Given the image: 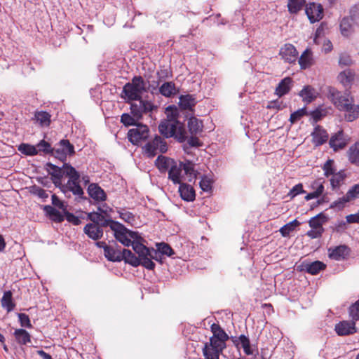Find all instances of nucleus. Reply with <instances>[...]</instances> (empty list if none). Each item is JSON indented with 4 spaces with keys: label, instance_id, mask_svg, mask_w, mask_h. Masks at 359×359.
Masks as SVG:
<instances>
[{
    "label": "nucleus",
    "instance_id": "obj_1",
    "mask_svg": "<svg viewBox=\"0 0 359 359\" xmlns=\"http://www.w3.org/2000/svg\"><path fill=\"white\" fill-rule=\"evenodd\" d=\"M172 107L166 108L167 118L163 120L158 126L160 133L165 138L174 137L180 142H184L187 139V133L184 126L177 120V112L172 111Z\"/></svg>",
    "mask_w": 359,
    "mask_h": 359
},
{
    "label": "nucleus",
    "instance_id": "obj_2",
    "mask_svg": "<svg viewBox=\"0 0 359 359\" xmlns=\"http://www.w3.org/2000/svg\"><path fill=\"white\" fill-rule=\"evenodd\" d=\"M87 217L92 222L84 226L83 232L89 238L98 241L103 236V228L110 226L111 219L95 211L89 212Z\"/></svg>",
    "mask_w": 359,
    "mask_h": 359
},
{
    "label": "nucleus",
    "instance_id": "obj_3",
    "mask_svg": "<svg viewBox=\"0 0 359 359\" xmlns=\"http://www.w3.org/2000/svg\"><path fill=\"white\" fill-rule=\"evenodd\" d=\"M147 91L146 83L141 76H135L131 82L125 84L123 93L128 101L140 100L144 93Z\"/></svg>",
    "mask_w": 359,
    "mask_h": 359
},
{
    "label": "nucleus",
    "instance_id": "obj_4",
    "mask_svg": "<svg viewBox=\"0 0 359 359\" xmlns=\"http://www.w3.org/2000/svg\"><path fill=\"white\" fill-rule=\"evenodd\" d=\"M109 228L114 232L115 238L125 246H130L132 239L140 238L137 232L128 230L121 223L113 219H111Z\"/></svg>",
    "mask_w": 359,
    "mask_h": 359
},
{
    "label": "nucleus",
    "instance_id": "obj_5",
    "mask_svg": "<svg viewBox=\"0 0 359 359\" xmlns=\"http://www.w3.org/2000/svg\"><path fill=\"white\" fill-rule=\"evenodd\" d=\"M66 176L69 177V180L66 184H62L60 187L61 191L65 194L67 191H70L74 195L81 196L83 194V191L79 184L80 175L79 172L73 166H67Z\"/></svg>",
    "mask_w": 359,
    "mask_h": 359
},
{
    "label": "nucleus",
    "instance_id": "obj_6",
    "mask_svg": "<svg viewBox=\"0 0 359 359\" xmlns=\"http://www.w3.org/2000/svg\"><path fill=\"white\" fill-rule=\"evenodd\" d=\"M142 149L144 155L149 158H153L159 153H165L168 150V145L163 138L156 135L142 147Z\"/></svg>",
    "mask_w": 359,
    "mask_h": 359
},
{
    "label": "nucleus",
    "instance_id": "obj_7",
    "mask_svg": "<svg viewBox=\"0 0 359 359\" xmlns=\"http://www.w3.org/2000/svg\"><path fill=\"white\" fill-rule=\"evenodd\" d=\"M138 101V103H133L130 104V112L137 118H141L144 114L152 112L154 110L157 109L156 106L151 101L142 100H135Z\"/></svg>",
    "mask_w": 359,
    "mask_h": 359
},
{
    "label": "nucleus",
    "instance_id": "obj_8",
    "mask_svg": "<svg viewBox=\"0 0 359 359\" xmlns=\"http://www.w3.org/2000/svg\"><path fill=\"white\" fill-rule=\"evenodd\" d=\"M149 135V129L147 125L137 124L136 128L130 129L128 132L129 141L134 145H138L146 140Z\"/></svg>",
    "mask_w": 359,
    "mask_h": 359
},
{
    "label": "nucleus",
    "instance_id": "obj_9",
    "mask_svg": "<svg viewBox=\"0 0 359 359\" xmlns=\"http://www.w3.org/2000/svg\"><path fill=\"white\" fill-rule=\"evenodd\" d=\"M329 96L334 106L340 111L346 107L350 102H353L348 93L346 92L344 94H342L334 88L329 89Z\"/></svg>",
    "mask_w": 359,
    "mask_h": 359
},
{
    "label": "nucleus",
    "instance_id": "obj_10",
    "mask_svg": "<svg viewBox=\"0 0 359 359\" xmlns=\"http://www.w3.org/2000/svg\"><path fill=\"white\" fill-rule=\"evenodd\" d=\"M67 166H72L69 163H64L62 167H58L51 163H47V171L51 177V180L57 187L62 186V179L64 175L66 176Z\"/></svg>",
    "mask_w": 359,
    "mask_h": 359
},
{
    "label": "nucleus",
    "instance_id": "obj_11",
    "mask_svg": "<svg viewBox=\"0 0 359 359\" xmlns=\"http://www.w3.org/2000/svg\"><path fill=\"white\" fill-rule=\"evenodd\" d=\"M212 340L204 343L202 352L205 359H219L220 354L226 348V345L217 344Z\"/></svg>",
    "mask_w": 359,
    "mask_h": 359
},
{
    "label": "nucleus",
    "instance_id": "obj_12",
    "mask_svg": "<svg viewBox=\"0 0 359 359\" xmlns=\"http://www.w3.org/2000/svg\"><path fill=\"white\" fill-rule=\"evenodd\" d=\"M305 13L311 23L318 22L323 18L322 5L315 2H310L306 5Z\"/></svg>",
    "mask_w": 359,
    "mask_h": 359
},
{
    "label": "nucleus",
    "instance_id": "obj_13",
    "mask_svg": "<svg viewBox=\"0 0 359 359\" xmlns=\"http://www.w3.org/2000/svg\"><path fill=\"white\" fill-rule=\"evenodd\" d=\"M55 156L61 160H65L67 156L75 154L74 147L68 140H62L58 143V147L55 149Z\"/></svg>",
    "mask_w": 359,
    "mask_h": 359
},
{
    "label": "nucleus",
    "instance_id": "obj_14",
    "mask_svg": "<svg viewBox=\"0 0 359 359\" xmlns=\"http://www.w3.org/2000/svg\"><path fill=\"white\" fill-rule=\"evenodd\" d=\"M334 331L339 336L351 335L357 332L355 323L351 320H342L334 326Z\"/></svg>",
    "mask_w": 359,
    "mask_h": 359
},
{
    "label": "nucleus",
    "instance_id": "obj_15",
    "mask_svg": "<svg viewBox=\"0 0 359 359\" xmlns=\"http://www.w3.org/2000/svg\"><path fill=\"white\" fill-rule=\"evenodd\" d=\"M279 55L285 62L294 63L297 60L298 52L292 44L285 43L280 48Z\"/></svg>",
    "mask_w": 359,
    "mask_h": 359
},
{
    "label": "nucleus",
    "instance_id": "obj_16",
    "mask_svg": "<svg viewBox=\"0 0 359 359\" xmlns=\"http://www.w3.org/2000/svg\"><path fill=\"white\" fill-rule=\"evenodd\" d=\"M350 254V249L345 245H339L328 249V257L330 259L341 261L346 259Z\"/></svg>",
    "mask_w": 359,
    "mask_h": 359
},
{
    "label": "nucleus",
    "instance_id": "obj_17",
    "mask_svg": "<svg viewBox=\"0 0 359 359\" xmlns=\"http://www.w3.org/2000/svg\"><path fill=\"white\" fill-rule=\"evenodd\" d=\"M357 23L353 16H346L340 22V31L344 36H351L355 31Z\"/></svg>",
    "mask_w": 359,
    "mask_h": 359
},
{
    "label": "nucleus",
    "instance_id": "obj_18",
    "mask_svg": "<svg viewBox=\"0 0 359 359\" xmlns=\"http://www.w3.org/2000/svg\"><path fill=\"white\" fill-rule=\"evenodd\" d=\"M211 332L213 335L210 338V340L215 341L217 344L226 345V341L229 339L228 334L220 327L219 324L213 323L210 326Z\"/></svg>",
    "mask_w": 359,
    "mask_h": 359
},
{
    "label": "nucleus",
    "instance_id": "obj_19",
    "mask_svg": "<svg viewBox=\"0 0 359 359\" xmlns=\"http://www.w3.org/2000/svg\"><path fill=\"white\" fill-rule=\"evenodd\" d=\"M121 247L118 246L115 242L109 245V248L105 249L104 252V257L111 262H121L123 260V255Z\"/></svg>",
    "mask_w": 359,
    "mask_h": 359
},
{
    "label": "nucleus",
    "instance_id": "obj_20",
    "mask_svg": "<svg viewBox=\"0 0 359 359\" xmlns=\"http://www.w3.org/2000/svg\"><path fill=\"white\" fill-rule=\"evenodd\" d=\"M231 341L237 348L241 345L243 349L244 353L247 355H252L253 351L250 346V341L248 337L245 334H241L238 337H231Z\"/></svg>",
    "mask_w": 359,
    "mask_h": 359
},
{
    "label": "nucleus",
    "instance_id": "obj_21",
    "mask_svg": "<svg viewBox=\"0 0 359 359\" xmlns=\"http://www.w3.org/2000/svg\"><path fill=\"white\" fill-rule=\"evenodd\" d=\"M312 141L315 146L323 144L328 140V134L327 131L320 126L315 127L311 133Z\"/></svg>",
    "mask_w": 359,
    "mask_h": 359
},
{
    "label": "nucleus",
    "instance_id": "obj_22",
    "mask_svg": "<svg viewBox=\"0 0 359 359\" xmlns=\"http://www.w3.org/2000/svg\"><path fill=\"white\" fill-rule=\"evenodd\" d=\"M175 162V161L171 158L159 155L155 161V165L161 173H165Z\"/></svg>",
    "mask_w": 359,
    "mask_h": 359
},
{
    "label": "nucleus",
    "instance_id": "obj_23",
    "mask_svg": "<svg viewBox=\"0 0 359 359\" xmlns=\"http://www.w3.org/2000/svg\"><path fill=\"white\" fill-rule=\"evenodd\" d=\"M88 193L96 201H104L107 198V195L104 190L95 183H92L88 186Z\"/></svg>",
    "mask_w": 359,
    "mask_h": 359
},
{
    "label": "nucleus",
    "instance_id": "obj_24",
    "mask_svg": "<svg viewBox=\"0 0 359 359\" xmlns=\"http://www.w3.org/2000/svg\"><path fill=\"white\" fill-rule=\"evenodd\" d=\"M330 146L334 151L343 149L346 145L347 142L344 137V133L342 130L338 131L330 137L329 142Z\"/></svg>",
    "mask_w": 359,
    "mask_h": 359
},
{
    "label": "nucleus",
    "instance_id": "obj_25",
    "mask_svg": "<svg viewBox=\"0 0 359 359\" xmlns=\"http://www.w3.org/2000/svg\"><path fill=\"white\" fill-rule=\"evenodd\" d=\"M355 72L353 70L351 69H346L341 72H340L338 75L339 81L344 86V87H351L353 82L355 79Z\"/></svg>",
    "mask_w": 359,
    "mask_h": 359
},
{
    "label": "nucleus",
    "instance_id": "obj_26",
    "mask_svg": "<svg viewBox=\"0 0 359 359\" xmlns=\"http://www.w3.org/2000/svg\"><path fill=\"white\" fill-rule=\"evenodd\" d=\"M179 184V192L182 198L185 201H193L196 196L194 188L186 183H180Z\"/></svg>",
    "mask_w": 359,
    "mask_h": 359
},
{
    "label": "nucleus",
    "instance_id": "obj_27",
    "mask_svg": "<svg viewBox=\"0 0 359 359\" xmlns=\"http://www.w3.org/2000/svg\"><path fill=\"white\" fill-rule=\"evenodd\" d=\"M346 175L344 170H339L331 176L330 179L332 190L337 191L344 184Z\"/></svg>",
    "mask_w": 359,
    "mask_h": 359
},
{
    "label": "nucleus",
    "instance_id": "obj_28",
    "mask_svg": "<svg viewBox=\"0 0 359 359\" xmlns=\"http://www.w3.org/2000/svg\"><path fill=\"white\" fill-rule=\"evenodd\" d=\"M303 270L311 275L318 274L320 271L325 269L326 265L320 261L305 262L302 265Z\"/></svg>",
    "mask_w": 359,
    "mask_h": 359
},
{
    "label": "nucleus",
    "instance_id": "obj_29",
    "mask_svg": "<svg viewBox=\"0 0 359 359\" xmlns=\"http://www.w3.org/2000/svg\"><path fill=\"white\" fill-rule=\"evenodd\" d=\"M317 92L311 86H306L299 93V95L302 98L303 102L306 104L312 102L317 97Z\"/></svg>",
    "mask_w": 359,
    "mask_h": 359
},
{
    "label": "nucleus",
    "instance_id": "obj_30",
    "mask_svg": "<svg viewBox=\"0 0 359 359\" xmlns=\"http://www.w3.org/2000/svg\"><path fill=\"white\" fill-rule=\"evenodd\" d=\"M292 82V80L290 77H285L282 79L276 88V95L280 97L287 94L291 89Z\"/></svg>",
    "mask_w": 359,
    "mask_h": 359
},
{
    "label": "nucleus",
    "instance_id": "obj_31",
    "mask_svg": "<svg viewBox=\"0 0 359 359\" xmlns=\"http://www.w3.org/2000/svg\"><path fill=\"white\" fill-rule=\"evenodd\" d=\"M328 221V216L323 212H320L311 217L309 221V224L311 229H324L323 225Z\"/></svg>",
    "mask_w": 359,
    "mask_h": 359
},
{
    "label": "nucleus",
    "instance_id": "obj_32",
    "mask_svg": "<svg viewBox=\"0 0 359 359\" xmlns=\"http://www.w3.org/2000/svg\"><path fill=\"white\" fill-rule=\"evenodd\" d=\"M187 126L189 131L192 135H198L203 131V122L194 116L189 118Z\"/></svg>",
    "mask_w": 359,
    "mask_h": 359
},
{
    "label": "nucleus",
    "instance_id": "obj_33",
    "mask_svg": "<svg viewBox=\"0 0 359 359\" xmlns=\"http://www.w3.org/2000/svg\"><path fill=\"white\" fill-rule=\"evenodd\" d=\"M13 335L19 345H26L31 342V335L27 330L22 328L15 330Z\"/></svg>",
    "mask_w": 359,
    "mask_h": 359
},
{
    "label": "nucleus",
    "instance_id": "obj_34",
    "mask_svg": "<svg viewBox=\"0 0 359 359\" xmlns=\"http://www.w3.org/2000/svg\"><path fill=\"white\" fill-rule=\"evenodd\" d=\"M159 93L165 97H171L177 93L176 86L174 82H164L159 87Z\"/></svg>",
    "mask_w": 359,
    "mask_h": 359
},
{
    "label": "nucleus",
    "instance_id": "obj_35",
    "mask_svg": "<svg viewBox=\"0 0 359 359\" xmlns=\"http://www.w3.org/2000/svg\"><path fill=\"white\" fill-rule=\"evenodd\" d=\"M12 295L11 291H5L1 299V306L5 309L8 313L13 311L15 307V304L13 301Z\"/></svg>",
    "mask_w": 359,
    "mask_h": 359
},
{
    "label": "nucleus",
    "instance_id": "obj_36",
    "mask_svg": "<svg viewBox=\"0 0 359 359\" xmlns=\"http://www.w3.org/2000/svg\"><path fill=\"white\" fill-rule=\"evenodd\" d=\"M342 111H345V118L348 121H353L359 116V105L350 102Z\"/></svg>",
    "mask_w": 359,
    "mask_h": 359
},
{
    "label": "nucleus",
    "instance_id": "obj_37",
    "mask_svg": "<svg viewBox=\"0 0 359 359\" xmlns=\"http://www.w3.org/2000/svg\"><path fill=\"white\" fill-rule=\"evenodd\" d=\"M121 255H123V260H124L126 263L129 264L134 267H137L140 265V258L133 253L131 250L123 249Z\"/></svg>",
    "mask_w": 359,
    "mask_h": 359
},
{
    "label": "nucleus",
    "instance_id": "obj_38",
    "mask_svg": "<svg viewBox=\"0 0 359 359\" xmlns=\"http://www.w3.org/2000/svg\"><path fill=\"white\" fill-rule=\"evenodd\" d=\"M181 166L176 161L168 170V178L175 184L181 183Z\"/></svg>",
    "mask_w": 359,
    "mask_h": 359
},
{
    "label": "nucleus",
    "instance_id": "obj_39",
    "mask_svg": "<svg viewBox=\"0 0 359 359\" xmlns=\"http://www.w3.org/2000/svg\"><path fill=\"white\" fill-rule=\"evenodd\" d=\"M44 210L48 215L50 219L55 222H62L65 219L64 215L50 205L44 206Z\"/></svg>",
    "mask_w": 359,
    "mask_h": 359
},
{
    "label": "nucleus",
    "instance_id": "obj_40",
    "mask_svg": "<svg viewBox=\"0 0 359 359\" xmlns=\"http://www.w3.org/2000/svg\"><path fill=\"white\" fill-rule=\"evenodd\" d=\"M139 239L133 240L132 244L133 250L138 255V257L149 255V248L141 243Z\"/></svg>",
    "mask_w": 359,
    "mask_h": 359
},
{
    "label": "nucleus",
    "instance_id": "obj_41",
    "mask_svg": "<svg viewBox=\"0 0 359 359\" xmlns=\"http://www.w3.org/2000/svg\"><path fill=\"white\" fill-rule=\"evenodd\" d=\"M35 119L41 126H48L50 123V114L45 111H36L34 115Z\"/></svg>",
    "mask_w": 359,
    "mask_h": 359
},
{
    "label": "nucleus",
    "instance_id": "obj_42",
    "mask_svg": "<svg viewBox=\"0 0 359 359\" xmlns=\"http://www.w3.org/2000/svg\"><path fill=\"white\" fill-rule=\"evenodd\" d=\"M348 156L351 163L359 165V142H355L349 148Z\"/></svg>",
    "mask_w": 359,
    "mask_h": 359
},
{
    "label": "nucleus",
    "instance_id": "obj_43",
    "mask_svg": "<svg viewBox=\"0 0 359 359\" xmlns=\"http://www.w3.org/2000/svg\"><path fill=\"white\" fill-rule=\"evenodd\" d=\"M306 4V0H288V11L291 14H296L300 11Z\"/></svg>",
    "mask_w": 359,
    "mask_h": 359
},
{
    "label": "nucleus",
    "instance_id": "obj_44",
    "mask_svg": "<svg viewBox=\"0 0 359 359\" xmlns=\"http://www.w3.org/2000/svg\"><path fill=\"white\" fill-rule=\"evenodd\" d=\"M195 104V98L191 95H181L180 97V106L184 109H190Z\"/></svg>",
    "mask_w": 359,
    "mask_h": 359
},
{
    "label": "nucleus",
    "instance_id": "obj_45",
    "mask_svg": "<svg viewBox=\"0 0 359 359\" xmlns=\"http://www.w3.org/2000/svg\"><path fill=\"white\" fill-rule=\"evenodd\" d=\"M324 180L318 179L316 180H314L311 184V188L313 190V193L314 194V195H316L317 198L321 196L324 193Z\"/></svg>",
    "mask_w": 359,
    "mask_h": 359
},
{
    "label": "nucleus",
    "instance_id": "obj_46",
    "mask_svg": "<svg viewBox=\"0 0 359 359\" xmlns=\"http://www.w3.org/2000/svg\"><path fill=\"white\" fill-rule=\"evenodd\" d=\"M18 150L26 156H35L38 154V150L34 145L22 143L18 147Z\"/></svg>",
    "mask_w": 359,
    "mask_h": 359
},
{
    "label": "nucleus",
    "instance_id": "obj_47",
    "mask_svg": "<svg viewBox=\"0 0 359 359\" xmlns=\"http://www.w3.org/2000/svg\"><path fill=\"white\" fill-rule=\"evenodd\" d=\"M300 222L299 221L294 219L293 221L282 226L280 229V232L283 236H287L292 231L294 230L295 227L298 226Z\"/></svg>",
    "mask_w": 359,
    "mask_h": 359
},
{
    "label": "nucleus",
    "instance_id": "obj_48",
    "mask_svg": "<svg viewBox=\"0 0 359 359\" xmlns=\"http://www.w3.org/2000/svg\"><path fill=\"white\" fill-rule=\"evenodd\" d=\"M311 57L309 51L305 50L299 58V64L302 69H305L311 65Z\"/></svg>",
    "mask_w": 359,
    "mask_h": 359
},
{
    "label": "nucleus",
    "instance_id": "obj_49",
    "mask_svg": "<svg viewBox=\"0 0 359 359\" xmlns=\"http://www.w3.org/2000/svg\"><path fill=\"white\" fill-rule=\"evenodd\" d=\"M351 200L348 198L346 195H344V196L339 198L337 200L333 201L330 205V209H334L337 210H343L346 204L348 203Z\"/></svg>",
    "mask_w": 359,
    "mask_h": 359
},
{
    "label": "nucleus",
    "instance_id": "obj_50",
    "mask_svg": "<svg viewBox=\"0 0 359 359\" xmlns=\"http://www.w3.org/2000/svg\"><path fill=\"white\" fill-rule=\"evenodd\" d=\"M212 179L208 175H203L199 182L201 189L205 192H209L212 190Z\"/></svg>",
    "mask_w": 359,
    "mask_h": 359
},
{
    "label": "nucleus",
    "instance_id": "obj_51",
    "mask_svg": "<svg viewBox=\"0 0 359 359\" xmlns=\"http://www.w3.org/2000/svg\"><path fill=\"white\" fill-rule=\"evenodd\" d=\"M30 194L38 196L39 198L46 201L48 198V194L46 191L39 186L33 185L29 187Z\"/></svg>",
    "mask_w": 359,
    "mask_h": 359
},
{
    "label": "nucleus",
    "instance_id": "obj_52",
    "mask_svg": "<svg viewBox=\"0 0 359 359\" xmlns=\"http://www.w3.org/2000/svg\"><path fill=\"white\" fill-rule=\"evenodd\" d=\"M141 118H137L133 114H123L121 117V122L126 126H136L137 121Z\"/></svg>",
    "mask_w": 359,
    "mask_h": 359
},
{
    "label": "nucleus",
    "instance_id": "obj_53",
    "mask_svg": "<svg viewBox=\"0 0 359 359\" xmlns=\"http://www.w3.org/2000/svg\"><path fill=\"white\" fill-rule=\"evenodd\" d=\"M348 313L353 321L359 320V299L349 307Z\"/></svg>",
    "mask_w": 359,
    "mask_h": 359
},
{
    "label": "nucleus",
    "instance_id": "obj_54",
    "mask_svg": "<svg viewBox=\"0 0 359 359\" xmlns=\"http://www.w3.org/2000/svg\"><path fill=\"white\" fill-rule=\"evenodd\" d=\"M333 164L334 161L329 159L323 165L322 168L324 171V175L325 177H328L336 173V169L333 166Z\"/></svg>",
    "mask_w": 359,
    "mask_h": 359
},
{
    "label": "nucleus",
    "instance_id": "obj_55",
    "mask_svg": "<svg viewBox=\"0 0 359 359\" xmlns=\"http://www.w3.org/2000/svg\"><path fill=\"white\" fill-rule=\"evenodd\" d=\"M158 81L156 83L155 86H152L153 88H156L159 85V83L172 76V73L166 68H163L158 70L156 73Z\"/></svg>",
    "mask_w": 359,
    "mask_h": 359
},
{
    "label": "nucleus",
    "instance_id": "obj_56",
    "mask_svg": "<svg viewBox=\"0 0 359 359\" xmlns=\"http://www.w3.org/2000/svg\"><path fill=\"white\" fill-rule=\"evenodd\" d=\"M307 114L306 107L299 109L291 114L290 117V121L291 123H294L299 121L304 116Z\"/></svg>",
    "mask_w": 359,
    "mask_h": 359
},
{
    "label": "nucleus",
    "instance_id": "obj_57",
    "mask_svg": "<svg viewBox=\"0 0 359 359\" xmlns=\"http://www.w3.org/2000/svg\"><path fill=\"white\" fill-rule=\"evenodd\" d=\"M158 250L161 255H167L168 257L174 255V251L172 248L167 243H161L157 244Z\"/></svg>",
    "mask_w": 359,
    "mask_h": 359
},
{
    "label": "nucleus",
    "instance_id": "obj_58",
    "mask_svg": "<svg viewBox=\"0 0 359 359\" xmlns=\"http://www.w3.org/2000/svg\"><path fill=\"white\" fill-rule=\"evenodd\" d=\"M38 152L39 151H43L46 154H50L53 153V149L51 147V145L47 142L46 141L42 140H41L36 146Z\"/></svg>",
    "mask_w": 359,
    "mask_h": 359
},
{
    "label": "nucleus",
    "instance_id": "obj_59",
    "mask_svg": "<svg viewBox=\"0 0 359 359\" xmlns=\"http://www.w3.org/2000/svg\"><path fill=\"white\" fill-rule=\"evenodd\" d=\"M19 323L22 327L31 328L32 327V325L31 323L29 317L28 315L20 313H18Z\"/></svg>",
    "mask_w": 359,
    "mask_h": 359
},
{
    "label": "nucleus",
    "instance_id": "obj_60",
    "mask_svg": "<svg viewBox=\"0 0 359 359\" xmlns=\"http://www.w3.org/2000/svg\"><path fill=\"white\" fill-rule=\"evenodd\" d=\"M118 212L119 214V217L124 222L132 224L135 221V217L131 212L125 210L118 211Z\"/></svg>",
    "mask_w": 359,
    "mask_h": 359
},
{
    "label": "nucleus",
    "instance_id": "obj_61",
    "mask_svg": "<svg viewBox=\"0 0 359 359\" xmlns=\"http://www.w3.org/2000/svg\"><path fill=\"white\" fill-rule=\"evenodd\" d=\"M140 265L149 270H153L155 268V264L152 262L149 255L140 258Z\"/></svg>",
    "mask_w": 359,
    "mask_h": 359
},
{
    "label": "nucleus",
    "instance_id": "obj_62",
    "mask_svg": "<svg viewBox=\"0 0 359 359\" xmlns=\"http://www.w3.org/2000/svg\"><path fill=\"white\" fill-rule=\"evenodd\" d=\"M306 191L304 190L303 189V185L301 183H299L297 184H296L295 186H294L290 191V192L288 193V196L291 198H294L295 196H297V195L300 194H304L305 193Z\"/></svg>",
    "mask_w": 359,
    "mask_h": 359
},
{
    "label": "nucleus",
    "instance_id": "obj_63",
    "mask_svg": "<svg viewBox=\"0 0 359 359\" xmlns=\"http://www.w3.org/2000/svg\"><path fill=\"white\" fill-rule=\"evenodd\" d=\"M65 219L69 223H72L74 225H79L81 222V219L79 217L74 215L73 213H71L68 211L65 212Z\"/></svg>",
    "mask_w": 359,
    "mask_h": 359
},
{
    "label": "nucleus",
    "instance_id": "obj_64",
    "mask_svg": "<svg viewBox=\"0 0 359 359\" xmlns=\"http://www.w3.org/2000/svg\"><path fill=\"white\" fill-rule=\"evenodd\" d=\"M346 195L350 200L359 196V184H355L346 192Z\"/></svg>",
    "mask_w": 359,
    "mask_h": 359
}]
</instances>
